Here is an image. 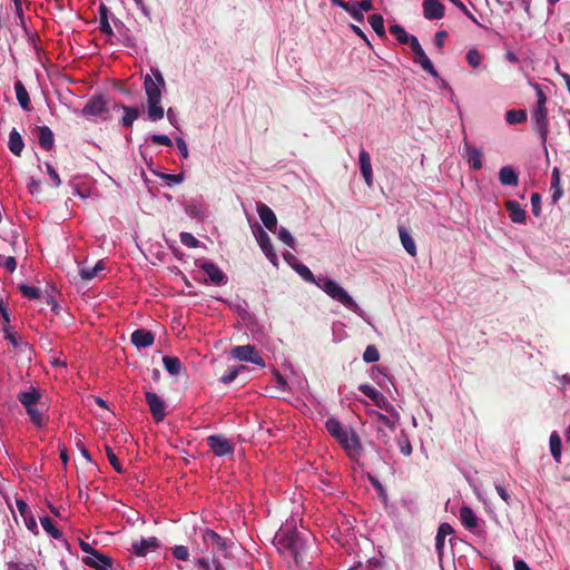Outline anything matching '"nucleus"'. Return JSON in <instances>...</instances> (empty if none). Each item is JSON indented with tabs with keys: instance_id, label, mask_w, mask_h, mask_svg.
Here are the masks:
<instances>
[{
	"instance_id": "43",
	"label": "nucleus",
	"mask_w": 570,
	"mask_h": 570,
	"mask_svg": "<svg viewBox=\"0 0 570 570\" xmlns=\"http://www.w3.org/2000/svg\"><path fill=\"white\" fill-rule=\"evenodd\" d=\"M390 32L395 36L397 41L402 45H406L409 39L411 38V35H407L405 29L400 24H392L389 28Z\"/></svg>"
},
{
	"instance_id": "63",
	"label": "nucleus",
	"mask_w": 570,
	"mask_h": 570,
	"mask_svg": "<svg viewBox=\"0 0 570 570\" xmlns=\"http://www.w3.org/2000/svg\"><path fill=\"white\" fill-rule=\"evenodd\" d=\"M46 168H47V173L50 176L53 185L56 187H59L61 185V179H60L58 173L56 171V169L50 164H46Z\"/></svg>"
},
{
	"instance_id": "32",
	"label": "nucleus",
	"mask_w": 570,
	"mask_h": 570,
	"mask_svg": "<svg viewBox=\"0 0 570 570\" xmlns=\"http://www.w3.org/2000/svg\"><path fill=\"white\" fill-rule=\"evenodd\" d=\"M399 235H400L401 243H402L404 249L406 250V253L410 254L411 256H415L416 255V245H415L414 239L409 234V232L404 227L400 226Z\"/></svg>"
},
{
	"instance_id": "6",
	"label": "nucleus",
	"mask_w": 570,
	"mask_h": 570,
	"mask_svg": "<svg viewBox=\"0 0 570 570\" xmlns=\"http://www.w3.org/2000/svg\"><path fill=\"white\" fill-rule=\"evenodd\" d=\"M336 441L352 460H356L363 451L360 436L352 428H346L342 436L336 438Z\"/></svg>"
},
{
	"instance_id": "33",
	"label": "nucleus",
	"mask_w": 570,
	"mask_h": 570,
	"mask_svg": "<svg viewBox=\"0 0 570 570\" xmlns=\"http://www.w3.org/2000/svg\"><path fill=\"white\" fill-rule=\"evenodd\" d=\"M166 371L171 375H178L183 370V363L177 356L166 355L163 357Z\"/></svg>"
},
{
	"instance_id": "48",
	"label": "nucleus",
	"mask_w": 570,
	"mask_h": 570,
	"mask_svg": "<svg viewBox=\"0 0 570 570\" xmlns=\"http://www.w3.org/2000/svg\"><path fill=\"white\" fill-rule=\"evenodd\" d=\"M363 360L366 363L377 362L380 360L379 350L374 345H367L363 353Z\"/></svg>"
},
{
	"instance_id": "34",
	"label": "nucleus",
	"mask_w": 570,
	"mask_h": 570,
	"mask_svg": "<svg viewBox=\"0 0 570 570\" xmlns=\"http://www.w3.org/2000/svg\"><path fill=\"white\" fill-rule=\"evenodd\" d=\"M331 2L334 6H337V7L342 8L343 10H345L346 12H348L352 16V18L354 20H356L357 22L364 21V14L362 12H358L357 10H355L354 2L350 3V2H345L344 0H331Z\"/></svg>"
},
{
	"instance_id": "58",
	"label": "nucleus",
	"mask_w": 570,
	"mask_h": 570,
	"mask_svg": "<svg viewBox=\"0 0 570 570\" xmlns=\"http://www.w3.org/2000/svg\"><path fill=\"white\" fill-rule=\"evenodd\" d=\"M173 554L178 560H187L189 552L185 546H176L173 548Z\"/></svg>"
},
{
	"instance_id": "15",
	"label": "nucleus",
	"mask_w": 570,
	"mask_h": 570,
	"mask_svg": "<svg viewBox=\"0 0 570 570\" xmlns=\"http://www.w3.org/2000/svg\"><path fill=\"white\" fill-rule=\"evenodd\" d=\"M160 547L159 540L156 537L140 539L131 544L130 551L138 557H146L148 552L155 551Z\"/></svg>"
},
{
	"instance_id": "59",
	"label": "nucleus",
	"mask_w": 570,
	"mask_h": 570,
	"mask_svg": "<svg viewBox=\"0 0 570 570\" xmlns=\"http://www.w3.org/2000/svg\"><path fill=\"white\" fill-rule=\"evenodd\" d=\"M8 570H37V567L32 563L10 562Z\"/></svg>"
},
{
	"instance_id": "42",
	"label": "nucleus",
	"mask_w": 570,
	"mask_h": 570,
	"mask_svg": "<svg viewBox=\"0 0 570 570\" xmlns=\"http://www.w3.org/2000/svg\"><path fill=\"white\" fill-rule=\"evenodd\" d=\"M396 440H397V445H399L400 452L404 456H410L412 454V445H411L409 436L404 430H401Z\"/></svg>"
},
{
	"instance_id": "60",
	"label": "nucleus",
	"mask_w": 570,
	"mask_h": 570,
	"mask_svg": "<svg viewBox=\"0 0 570 570\" xmlns=\"http://www.w3.org/2000/svg\"><path fill=\"white\" fill-rule=\"evenodd\" d=\"M456 8H459L470 20L478 22L473 13L466 8L461 0H450Z\"/></svg>"
},
{
	"instance_id": "38",
	"label": "nucleus",
	"mask_w": 570,
	"mask_h": 570,
	"mask_svg": "<svg viewBox=\"0 0 570 570\" xmlns=\"http://www.w3.org/2000/svg\"><path fill=\"white\" fill-rule=\"evenodd\" d=\"M40 523L45 531L53 539L62 538V532L53 524V521L50 517L46 515L40 518Z\"/></svg>"
},
{
	"instance_id": "24",
	"label": "nucleus",
	"mask_w": 570,
	"mask_h": 570,
	"mask_svg": "<svg viewBox=\"0 0 570 570\" xmlns=\"http://www.w3.org/2000/svg\"><path fill=\"white\" fill-rule=\"evenodd\" d=\"M499 180L503 186H517L519 184V176L513 167L504 166L499 171Z\"/></svg>"
},
{
	"instance_id": "18",
	"label": "nucleus",
	"mask_w": 570,
	"mask_h": 570,
	"mask_svg": "<svg viewBox=\"0 0 570 570\" xmlns=\"http://www.w3.org/2000/svg\"><path fill=\"white\" fill-rule=\"evenodd\" d=\"M423 14L428 20H440L444 17V6L440 0H424Z\"/></svg>"
},
{
	"instance_id": "50",
	"label": "nucleus",
	"mask_w": 570,
	"mask_h": 570,
	"mask_svg": "<svg viewBox=\"0 0 570 570\" xmlns=\"http://www.w3.org/2000/svg\"><path fill=\"white\" fill-rule=\"evenodd\" d=\"M105 451H106L108 461L112 465L115 471H117L118 473H122L124 469H122L117 455L114 453L112 449L109 445H105Z\"/></svg>"
},
{
	"instance_id": "20",
	"label": "nucleus",
	"mask_w": 570,
	"mask_h": 570,
	"mask_svg": "<svg viewBox=\"0 0 570 570\" xmlns=\"http://www.w3.org/2000/svg\"><path fill=\"white\" fill-rule=\"evenodd\" d=\"M155 335L147 330L139 328L132 332L131 334V343L140 348V347H148L154 344Z\"/></svg>"
},
{
	"instance_id": "12",
	"label": "nucleus",
	"mask_w": 570,
	"mask_h": 570,
	"mask_svg": "<svg viewBox=\"0 0 570 570\" xmlns=\"http://www.w3.org/2000/svg\"><path fill=\"white\" fill-rule=\"evenodd\" d=\"M82 562L97 570H111L112 559L105 553L96 550L91 556L82 557Z\"/></svg>"
},
{
	"instance_id": "26",
	"label": "nucleus",
	"mask_w": 570,
	"mask_h": 570,
	"mask_svg": "<svg viewBox=\"0 0 570 570\" xmlns=\"http://www.w3.org/2000/svg\"><path fill=\"white\" fill-rule=\"evenodd\" d=\"M460 520L468 530H473L478 527L479 519L474 511L468 505L460 509Z\"/></svg>"
},
{
	"instance_id": "17",
	"label": "nucleus",
	"mask_w": 570,
	"mask_h": 570,
	"mask_svg": "<svg viewBox=\"0 0 570 570\" xmlns=\"http://www.w3.org/2000/svg\"><path fill=\"white\" fill-rule=\"evenodd\" d=\"M256 210L264 226L274 233L277 227V218L275 213L262 202L257 203Z\"/></svg>"
},
{
	"instance_id": "49",
	"label": "nucleus",
	"mask_w": 570,
	"mask_h": 570,
	"mask_svg": "<svg viewBox=\"0 0 570 570\" xmlns=\"http://www.w3.org/2000/svg\"><path fill=\"white\" fill-rule=\"evenodd\" d=\"M466 61L471 67L478 68L482 62V56L480 51L475 48L470 49L466 52Z\"/></svg>"
},
{
	"instance_id": "37",
	"label": "nucleus",
	"mask_w": 570,
	"mask_h": 570,
	"mask_svg": "<svg viewBox=\"0 0 570 570\" xmlns=\"http://www.w3.org/2000/svg\"><path fill=\"white\" fill-rule=\"evenodd\" d=\"M105 269V263L99 261L94 267H82L79 272L82 279L90 281L98 276L99 272Z\"/></svg>"
},
{
	"instance_id": "5",
	"label": "nucleus",
	"mask_w": 570,
	"mask_h": 570,
	"mask_svg": "<svg viewBox=\"0 0 570 570\" xmlns=\"http://www.w3.org/2000/svg\"><path fill=\"white\" fill-rule=\"evenodd\" d=\"M373 416L376 423V438L390 450L392 448V434H394L399 421L380 412H374Z\"/></svg>"
},
{
	"instance_id": "51",
	"label": "nucleus",
	"mask_w": 570,
	"mask_h": 570,
	"mask_svg": "<svg viewBox=\"0 0 570 570\" xmlns=\"http://www.w3.org/2000/svg\"><path fill=\"white\" fill-rule=\"evenodd\" d=\"M180 242L190 248H196L199 245V240L190 233L183 232L180 233Z\"/></svg>"
},
{
	"instance_id": "31",
	"label": "nucleus",
	"mask_w": 570,
	"mask_h": 570,
	"mask_svg": "<svg viewBox=\"0 0 570 570\" xmlns=\"http://www.w3.org/2000/svg\"><path fill=\"white\" fill-rule=\"evenodd\" d=\"M108 14H109V9L106 4L101 3L99 6V29L102 33L105 35H108V36H112L114 35V31H112V28L109 23V18H108Z\"/></svg>"
},
{
	"instance_id": "3",
	"label": "nucleus",
	"mask_w": 570,
	"mask_h": 570,
	"mask_svg": "<svg viewBox=\"0 0 570 570\" xmlns=\"http://www.w3.org/2000/svg\"><path fill=\"white\" fill-rule=\"evenodd\" d=\"M278 549L287 550L295 559V563L302 568L311 563L307 553V539L297 530L279 529L275 535Z\"/></svg>"
},
{
	"instance_id": "39",
	"label": "nucleus",
	"mask_w": 570,
	"mask_h": 570,
	"mask_svg": "<svg viewBox=\"0 0 570 570\" xmlns=\"http://www.w3.org/2000/svg\"><path fill=\"white\" fill-rule=\"evenodd\" d=\"M505 120L510 125L522 124L527 120V112L523 109H510L505 114Z\"/></svg>"
},
{
	"instance_id": "40",
	"label": "nucleus",
	"mask_w": 570,
	"mask_h": 570,
	"mask_svg": "<svg viewBox=\"0 0 570 570\" xmlns=\"http://www.w3.org/2000/svg\"><path fill=\"white\" fill-rule=\"evenodd\" d=\"M368 23L380 38L385 37L384 19L381 14L374 13L368 17Z\"/></svg>"
},
{
	"instance_id": "36",
	"label": "nucleus",
	"mask_w": 570,
	"mask_h": 570,
	"mask_svg": "<svg viewBox=\"0 0 570 570\" xmlns=\"http://www.w3.org/2000/svg\"><path fill=\"white\" fill-rule=\"evenodd\" d=\"M326 430L333 438H341L347 426H344L337 419L330 417L325 422Z\"/></svg>"
},
{
	"instance_id": "9",
	"label": "nucleus",
	"mask_w": 570,
	"mask_h": 570,
	"mask_svg": "<svg viewBox=\"0 0 570 570\" xmlns=\"http://www.w3.org/2000/svg\"><path fill=\"white\" fill-rule=\"evenodd\" d=\"M145 399L154 420L157 423L164 421L167 415L165 401L155 392H146Z\"/></svg>"
},
{
	"instance_id": "46",
	"label": "nucleus",
	"mask_w": 570,
	"mask_h": 570,
	"mask_svg": "<svg viewBox=\"0 0 570 570\" xmlns=\"http://www.w3.org/2000/svg\"><path fill=\"white\" fill-rule=\"evenodd\" d=\"M26 411H27L31 422L35 425L41 428V426H43L46 424L45 419H43V414H42V412L39 409L30 407V409H28Z\"/></svg>"
},
{
	"instance_id": "62",
	"label": "nucleus",
	"mask_w": 570,
	"mask_h": 570,
	"mask_svg": "<svg viewBox=\"0 0 570 570\" xmlns=\"http://www.w3.org/2000/svg\"><path fill=\"white\" fill-rule=\"evenodd\" d=\"M354 7H355V10L363 13V11L367 12V11L372 10L373 3L370 0L354 1Z\"/></svg>"
},
{
	"instance_id": "47",
	"label": "nucleus",
	"mask_w": 570,
	"mask_h": 570,
	"mask_svg": "<svg viewBox=\"0 0 570 570\" xmlns=\"http://www.w3.org/2000/svg\"><path fill=\"white\" fill-rule=\"evenodd\" d=\"M19 289L22 293V295L29 299H37V298H40V296H41V292L38 287L22 284L19 286Z\"/></svg>"
},
{
	"instance_id": "54",
	"label": "nucleus",
	"mask_w": 570,
	"mask_h": 570,
	"mask_svg": "<svg viewBox=\"0 0 570 570\" xmlns=\"http://www.w3.org/2000/svg\"><path fill=\"white\" fill-rule=\"evenodd\" d=\"M358 390L364 394L366 395L367 397H370L373 402L382 394L381 392H379L376 389H374L373 386L368 385V384H361L358 386Z\"/></svg>"
},
{
	"instance_id": "25",
	"label": "nucleus",
	"mask_w": 570,
	"mask_h": 570,
	"mask_svg": "<svg viewBox=\"0 0 570 570\" xmlns=\"http://www.w3.org/2000/svg\"><path fill=\"white\" fill-rule=\"evenodd\" d=\"M41 397V393L38 389H31L30 391L21 392L18 394V400L26 407H35Z\"/></svg>"
},
{
	"instance_id": "27",
	"label": "nucleus",
	"mask_w": 570,
	"mask_h": 570,
	"mask_svg": "<svg viewBox=\"0 0 570 570\" xmlns=\"http://www.w3.org/2000/svg\"><path fill=\"white\" fill-rule=\"evenodd\" d=\"M8 147L14 156H20L24 148L23 139L16 128H13L9 134Z\"/></svg>"
},
{
	"instance_id": "8",
	"label": "nucleus",
	"mask_w": 570,
	"mask_h": 570,
	"mask_svg": "<svg viewBox=\"0 0 570 570\" xmlns=\"http://www.w3.org/2000/svg\"><path fill=\"white\" fill-rule=\"evenodd\" d=\"M230 355L236 360L246 361V362H250L256 365L264 366V360L258 354V352L254 345L247 344V345L235 346L230 351Z\"/></svg>"
},
{
	"instance_id": "28",
	"label": "nucleus",
	"mask_w": 570,
	"mask_h": 570,
	"mask_svg": "<svg viewBox=\"0 0 570 570\" xmlns=\"http://www.w3.org/2000/svg\"><path fill=\"white\" fill-rule=\"evenodd\" d=\"M414 55H415L414 61L416 63H420V66L422 67V69L424 71H426L428 73H430L434 78L439 77V73H438L436 69L434 68L433 63L431 62V60L426 56V53L423 50V48L421 50L416 51Z\"/></svg>"
},
{
	"instance_id": "10",
	"label": "nucleus",
	"mask_w": 570,
	"mask_h": 570,
	"mask_svg": "<svg viewBox=\"0 0 570 570\" xmlns=\"http://www.w3.org/2000/svg\"><path fill=\"white\" fill-rule=\"evenodd\" d=\"M107 112V101L102 95L91 97L81 110L86 117H101Z\"/></svg>"
},
{
	"instance_id": "1",
	"label": "nucleus",
	"mask_w": 570,
	"mask_h": 570,
	"mask_svg": "<svg viewBox=\"0 0 570 570\" xmlns=\"http://www.w3.org/2000/svg\"><path fill=\"white\" fill-rule=\"evenodd\" d=\"M294 269L304 281L315 284L317 287L324 291L332 299L343 304L346 308L353 312H356L358 309V305L355 303V301L335 281L326 276H320L316 278L314 274L311 272V269L304 264H296L294 266Z\"/></svg>"
},
{
	"instance_id": "61",
	"label": "nucleus",
	"mask_w": 570,
	"mask_h": 570,
	"mask_svg": "<svg viewBox=\"0 0 570 570\" xmlns=\"http://www.w3.org/2000/svg\"><path fill=\"white\" fill-rule=\"evenodd\" d=\"M4 340H7L13 347H18L20 342L16 333L11 328H3Z\"/></svg>"
},
{
	"instance_id": "19",
	"label": "nucleus",
	"mask_w": 570,
	"mask_h": 570,
	"mask_svg": "<svg viewBox=\"0 0 570 570\" xmlns=\"http://www.w3.org/2000/svg\"><path fill=\"white\" fill-rule=\"evenodd\" d=\"M360 171L363 176L365 184L371 187L373 185V170L371 164V156L365 149H361L358 155Z\"/></svg>"
},
{
	"instance_id": "2",
	"label": "nucleus",
	"mask_w": 570,
	"mask_h": 570,
	"mask_svg": "<svg viewBox=\"0 0 570 570\" xmlns=\"http://www.w3.org/2000/svg\"><path fill=\"white\" fill-rule=\"evenodd\" d=\"M278 549L287 550L295 559V563L302 568L311 563L307 553V539L297 530L279 529L275 535Z\"/></svg>"
},
{
	"instance_id": "11",
	"label": "nucleus",
	"mask_w": 570,
	"mask_h": 570,
	"mask_svg": "<svg viewBox=\"0 0 570 570\" xmlns=\"http://www.w3.org/2000/svg\"><path fill=\"white\" fill-rule=\"evenodd\" d=\"M534 130L539 134L541 141L546 142L548 136V110L546 107L535 106L532 112Z\"/></svg>"
},
{
	"instance_id": "55",
	"label": "nucleus",
	"mask_w": 570,
	"mask_h": 570,
	"mask_svg": "<svg viewBox=\"0 0 570 570\" xmlns=\"http://www.w3.org/2000/svg\"><path fill=\"white\" fill-rule=\"evenodd\" d=\"M0 316L2 318V330L3 328H11L10 326V314L8 312V308L3 302V299L0 298Z\"/></svg>"
},
{
	"instance_id": "7",
	"label": "nucleus",
	"mask_w": 570,
	"mask_h": 570,
	"mask_svg": "<svg viewBox=\"0 0 570 570\" xmlns=\"http://www.w3.org/2000/svg\"><path fill=\"white\" fill-rule=\"evenodd\" d=\"M210 451L217 456H225L234 453V444L223 434H213L206 439Z\"/></svg>"
},
{
	"instance_id": "64",
	"label": "nucleus",
	"mask_w": 570,
	"mask_h": 570,
	"mask_svg": "<svg viewBox=\"0 0 570 570\" xmlns=\"http://www.w3.org/2000/svg\"><path fill=\"white\" fill-rule=\"evenodd\" d=\"M533 87L535 89L537 106L546 107L547 97H546L541 86L535 83Z\"/></svg>"
},
{
	"instance_id": "21",
	"label": "nucleus",
	"mask_w": 570,
	"mask_h": 570,
	"mask_svg": "<svg viewBox=\"0 0 570 570\" xmlns=\"http://www.w3.org/2000/svg\"><path fill=\"white\" fill-rule=\"evenodd\" d=\"M505 208L513 223L522 224L525 222L527 213L517 200H508L505 203Z\"/></svg>"
},
{
	"instance_id": "45",
	"label": "nucleus",
	"mask_w": 570,
	"mask_h": 570,
	"mask_svg": "<svg viewBox=\"0 0 570 570\" xmlns=\"http://www.w3.org/2000/svg\"><path fill=\"white\" fill-rule=\"evenodd\" d=\"M482 153L475 148H468V161L474 169H480L482 167Z\"/></svg>"
},
{
	"instance_id": "16",
	"label": "nucleus",
	"mask_w": 570,
	"mask_h": 570,
	"mask_svg": "<svg viewBox=\"0 0 570 570\" xmlns=\"http://www.w3.org/2000/svg\"><path fill=\"white\" fill-rule=\"evenodd\" d=\"M203 540L208 548H212L213 553L225 552L227 549L226 540L210 529L204 531Z\"/></svg>"
},
{
	"instance_id": "14",
	"label": "nucleus",
	"mask_w": 570,
	"mask_h": 570,
	"mask_svg": "<svg viewBox=\"0 0 570 570\" xmlns=\"http://www.w3.org/2000/svg\"><path fill=\"white\" fill-rule=\"evenodd\" d=\"M257 243L265 254V256L273 263L276 264L277 255L274 250L271 237L261 227L257 226V232L255 233Z\"/></svg>"
},
{
	"instance_id": "35",
	"label": "nucleus",
	"mask_w": 570,
	"mask_h": 570,
	"mask_svg": "<svg viewBox=\"0 0 570 570\" xmlns=\"http://www.w3.org/2000/svg\"><path fill=\"white\" fill-rule=\"evenodd\" d=\"M375 405L380 407L381 410H384L385 412L390 413L392 417L395 419V421L400 420V414L395 410V407L392 405V403L387 400L386 396L381 394L375 401Z\"/></svg>"
},
{
	"instance_id": "13",
	"label": "nucleus",
	"mask_w": 570,
	"mask_h": 570,
	"mask_svg": "<svg viewBox=\"0 0 570 570\" xmlns=\"http://www.w3.org/2000/svg\"><path fill=\"white\" fill-rule=\"evenodd\" d=\"M196 264L200 269H203L207 274L210 283H213L214 285L220 286L227 283L226 274L214 263L202 262Z\"/></svg>"
},
{
	"instance_id": "41",
	"label": "nucleus",
	"mask_w": 570,
	"mask_h": 570,
	"mask_svg": "<svg viewBox=\"0 0 570 570\" xmlns=\"http://www.w3.org/2000/svg\"><path fill=\"white\" fill-rule=\"evenodd\" d=\"M561 449H562L561 438L559 436V434L557 432H552L550 435V451H551L553 459L557 462H560Z\"/></svg>"
},
{
	"instance_id": "23",
	"label": "nucleus",
	"mask_w": 570,
	"mask_h": 570,
	"mask_svg": "<svg viewBox=\"0 0 570 570\" xmlns=\"http://www.w3.org/2000/svg\"><path fill=\"white\" fill-rule=\"evenodd\" d=\"M115 108H120L125 111V115L120 120V124L124 127H131L134 121L138 119L140 116V110L137 107H129L122 104H117L115 105Z\"/></svg>"
},
{
	"instance_id": "22",
	"label": "nucleus",
	"mask_w": 570,
	"mask_h": 570,
	"mask_svg": "<svg viewBox=\"0 0 570 570\" xmlns=\"http://www.w3.org/2000/svg\"><path fill=\"white\" fill-rule=\"evenodd\" d=\"M454 532L450 523L443 522L438 529L435 537V549L438 554L441 557L444 549L445 538Z\"/></svg>"
},
{
	"instance_id": "53",
	"label": "nucleus",
	"mask_w": 570,
	"mask_h": 570,
	"mask_svg": "<svg viewBox=\"0 0 570 570\" xmlns=\"http://www.w3.org/2000/svg\"><path fill=\"white\" fill-rule=\"evenodd\" d=\"M278 238L288 247L294 248L295 239L285 227H281L278 230Z\"/></svg>"
},
{
	"instance_id": "57",
	"label": "nucleus",
	"mask_w": 570,
	"mask_h": 570,
	"mask_svg": "<svg viewBox=\"0 0 570 570\" xmlns=\"http://www.w3.org/2000/svg\"><path fill=\"white\" fill-rule=\"evenodd\" d=\"M150 140L154 144L163 145V146H167V147H170L173 145L170 138L167 135H163V134H155V135H153L150 137Z\"/></svg>"
},
{
	"instance_id": "29",
	"label": "nucleus",
	"mask_w": 570,
	"mask_h": 570,
	"mask_svg": "<svg viewBox=\"0 0 570 570\" xmlns=\"http://www.w3.org/2000/svg\"><path fill=\"white\" fill-rule=\"evenodd\" d=\"M38 130L40 147L47 151L50 150L55 144L53 132L48 126L38 127Z\"/></svg>"
},
{
	"instance_id": "30",
	"label": "nucleus",
	"mask_w": 570,
	"mask_h": 570,
	"mask_svg": "<svg viewBox=\"0 0 570 570\" xmlns=\"http://www.w3.org/2000/svg\"><path fill=\"white\" fill-rule=\"evenodd\" d=\"M16 96L23 110H30V97L21 80L14 82Z\"/></svg>"
},
{
	"instance_id": "44",
	"label": "nucleus",
	"mask_w": 570,
	"mask_h": 570,
	"mask_svg": "<svg viewBox=\"0 0 570 570\" xmlns=\"http://www.w3.org/2000/svg\"><path fill=\"white\" fill-rule=\"evenodd\" d=\"M245 368L244 365L232 366L220 376L219 381L224 384H229L237 377L239 371Z\"/></svg>"
},
{
	"instance_id": "52",
	"label": "nucleus",
	"mask_w": 570,
	"mask_h": 570,
	"mask_svg": "<svg viewBox=\"0 0 570 570\" xmlns=\"http://www.w3.org/2000/svg\"><path fill=\"white\" fill-rule=\"evenodd\" d=\"M0 265L8 272L13 273L17 268V261L13 256L0 255Z\"/></svg>"
},
{
	"instance_id": "56",
	"label": "nucleus",
	"mask_w": 570,
	"mask_h": 570,
	"mask_svg": "<svg viewBox=\"0 0 570 570\" xmlns=\"http://www.w3.org/2000/svg\"><path fill=\"white\" fill-rule=\"evenodd\" d=\"M531 206L533 215L539 217L541 214V196L539 193H533L531 195Z\"/></svg>"
},
{
	"instance_id": "4",
	"label": "nucleus",
	"mask_w": 570,
	"mask_h": 570,
	"mask_svg": "<svg viewBox=\"0 0 570 570\" xmlns=\"http://www.w3.org/2000/svg\"><path fill=\"white\" fill-rule=\"evenodd\" d=\"M144 89L147 96L148 118L151 121H158L163 119L165 111L160 106V86L149 75H147L144 80Z\"/></svg>"
}]
</instances>
